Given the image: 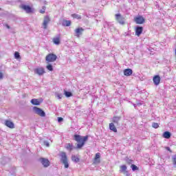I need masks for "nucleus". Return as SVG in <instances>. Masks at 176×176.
Returning <instances> with one entry per match:
<instances>
[{
	"label": "nucleus",
	"mask_w": 176,
	"mask_h": 176,
	"mask_svg": "<svg viewBox=\"0 0 176 176\" xmlns=\"http://www.w3.org/2000/svg\"><path fill=\"white\" fill-rule=\"evenodd\" d=\"M89 139V136H80V135H75L74 140L78 142L77 149H80L84 145L86 141Z\"/></svg>",
	"instance_id": "1"
},
{
	"label": "nucleus",
	"mask_w": 176,
	"mask_h": 176,
	"mask_svg": "<svg viewBox=\"0 0 176 176\" xmlns=\"http://www.w3.org/2000/svg\"><path fill=\"white\" fill-rule=\"evenodd\" d=\"M59 156L60 157V163L64 164L65 168H68V167H69V164H68V157H67V153H65V152H61Z\"/></svg>",
	"instance_id": "2"
},
{
	"label": "nucleus",
	"mask_w": 176,
	"mask_h": 176,
	"mask_svg": "<svg viewBox=\"0 0 176 176\" xmlns=\"http://www.w3.org/2000/svg\"><path fill=\"white\" fill-rule=\"evenodd\" d=\"M19 8L22 9V10H24L25 13H27L28 14H30L34 12V9L31 8V6H27L25 4H21Z\"/></svg>",
	"instance_id": "3"
},
{
	"label": "nucleus",
	"mask_w": 176,
	"mask_h": 176,
	"mask_svg": "<svg viewBox=\"0 0 176 176\" xmlns=\"http://www.w3.org/2000/svg\"><path fill=\"white\" fill-rule=\"evenodd\" d=\"M116 20L121 25H124L126 23V19L124 16H122L120 14H116L115 15Z\"/></svg>",
	"instance_id": "4"
},
{
	"label": "nucleus",
	"mask_w": 176,
	"mask_h": 176,
	"mask_svg": "<svg viewBox=\"0 0 176 176\" xmlns=\"http://www.w3.org/2000/svg\"><path fill=\"white\" fill-rule=\"evenodd\" d=\"M57 60V55L54 54H48L45 57L47 63H54Z\"/></svg>",
	"instance_id": "5"
},
{
	"label": "nucleus",
	"mask_w": 176,
	"mask_h": 176,
	"mask_svg": "<svg viewBox=\"0 0 176 176\" xmlns=\"http://www.w3.org/2000/svg\"><path fill=\"white\" fill-rule=\"evenodd\" d=\"M33 109L35 113H36V115H38L39 116H41V118H45V116H46V113H45V111H43L42 109L34 107H33Z\"/></svg>",
	"instance_id": "6"
},
{
	"label": "nucleus",
	"mask_w": 176,
	"mask_h": 176,
	"mask_svg": "<svg viewBox=\"0 0 176 176\" xmlns=\"http://www.w3.org/2000/svg\"><path fill=\"white\" fill-rule=\"evenodd\" d=\"M50 21H51V19L49 15H47L44 17L43 22V28L44 30H47V25L49 24V23H50Z\"/></svg>",
	"instance_id": "7"
},
{
	"label": "nucleus",
	"mask_w": 176,
	"mask_h": 176,
	"mask_svg": "<svg viewBox=\"0 0 176 176\" xmlns=\"http://www.w3.org/2000/svg\"><path fill=\"white\" fill-rule=\"evenodd\" d=\"M34 73L36 74V75H38V76H42L45 72L43 67H36L34 69Z\"/></svg>",
	"instance_id": "8"
},
{
	"label": "nucleus",
	"mask_w": 176,
	"mask_h": 176,
	"mask_svg": "<svg viewBox=\"0 0 176 176\" xmlns=\"http://www.w3.org/2000/svg\"><path fill=\"white\" fill-rule=\"evenodd\" d=\"M134 20L136 24H144L145 23V19L142 16H136Z\"/></svg>",
	"instance_id": "9"
},
{
	"label": "nucleus",
	"mask_w": 176,
	"mask_h": 176,
	"mask_svg": "<svg viewBox=\"0 0 176 176\" xmlns=\"http://www.w3.org/2000/svg\"><path fill=\"white\" fill-rule=\"evenodd\" d=\"M85 31V29L82 28H78L75 30V36H77V38H79L82 34H83V32Z\"/></svg>",
	"instance_id": "10"
},
{
	"label": "nucleus",
	"mask_w": 176,
	"mask_h": 176,
	"mask_svg": "<svg viewBox=\"0 0 176 176\" xmlns=\"http://www.w3.org/2000/svg\"><path fill=\"white\" fill-rule=\"evenodd\" d=\"M120 173H123L125 175L129 176L130 174L127 171V166L126 165H122L120 167Z\"/></svg>",
	"instance_id": "11"
},
{
	"label": "nucleus",
	"mask_w": 176,
	"mask_h": 176,
	"mask_svg": "<svg viewBox=\"0 0 176 176\" xmlns=\"http://www.w3.org/2000/svg\"><path fill=\"white\" fill-rule=\"evenodd\" d=\"M40 160L44 167H49V166H50V162L49 160L45 158H41Z\"/></svg>",
	"instance_id": "12"
},
{
	"label": "nucleus",
	"mask_w": 176,
	"mask_h": 176,
	"mask_svg": "<svg viewBox=\"0 0 176 176\" xmlns=\"http://www.w3.org/2000/svg\"><path fill=\"white\" fill-rule=\"evenodd\" d=\"M144 31V28L142 26H137L135 28V35L137 36H140L141 34H142V32Z\"/></svg>",
	"instance_id": "13"
},
{
	"label": "nucleus",
	"mask_w": 176,
	"mask_h": 176,
	"mask_svg": "<svg viewBox=\"0 0 176 176\" xmlns=\"http://www.w3.org/2000/svg\"><path fill=\"white\" fill-rule=\"evenodd\" d=\"M4 124L9 129H14V123L10 120H6Z\"/></svg>",
	"instance_id": "14"
},
{
	"label": "nucleus",
	"mask_w": 176,
	"mask_h": 176,
	"mask_svg": "<svg viewBox=\"0 0 176 176\" xmlns=\"http://www.w3.org/2000/svg\"><path fill=\"white\" fill-rule=\"evenodd\" d=\"M153 81L154 85H155V86H158V85L160 84V76L159 75L155 76L153 78Z\"/></svg>",
	"instance_id": "15"
},
{
	"label": "nucleus",
	"mask_w": 176,
	"mask_h": 176,
	"mask_svg": "<svg viewBox=\"0 0 176 176\" xmlns=\"http://www.w3.org/2000/svg\"><path fill=\"white\" fill-rule=\"evenodd\" d=\"M120 119H122V117L120 116H116L112 118V122L116 124V126H119V122H120Z\"/></svg>",
	"instance_id": "16"
},
{
	"label": "nucleus",
	"mask_w": 176,
	"mask_h": 176,
	"mask_svg": "<svg viewBox=\"0 0 176 176\" xmlns=\"http://www.w3.org/2000/svg\"><path fill=\"white\" fill-rule=\"evenodd\" d=\"M124 75L125 76H131V75H133V69H126L124 70Z\"/></svg>",
	"instance_id": "17"
},
{
	"label": "nucleus",
	"mask_w": 176,
	"mask_h": 176,
	"mask_svg": "<svg viewBox=\"0 0 176 176\" xmlns=\"http://www.w3.org/2000/svg\"><path fill=\"white\" fill-rule=\"evenodd\" d=\"M109 129H110V130H111V131H113L114 133H118V129H116V126H115V124L110 123Z\"/></svg>",
	"instance_id": "18"
},
{
	"label": "nucleus",
	"mask_w": 176,
	"mask_h": 176,
	"mask_svg": "<svg viewBox=\"0 0 176 176\" xmlns=\"http://www.w3.org/2000/svg\"><path fill=\"white\" fill-rule=\"evenodd\" d=\"M62 25H63V27H69L71 25V21L63 20Z\"/></svg>",
	"instance_id": "19"
},
{
	"label": "nucleus",
	"mask_w": 176,
	"mask_h": 176,
	"mask_svg": "<svg viewBox=\"0 0 176 176\" xmlns=\"http://www.w3.org/2000/svg\"><path fill=\"white\" fill-rule=\"evenodd\" d=\"M163 137H164V138H166L167 140H168L171 137V133H170L168 131H165L163 133Z\"/></svg>",
	"instance_id": "20"
},
{
	"label": "nucleus",
	"mask_w": 176,
	"mask_h": 176,
	"mask_svg": "<svg viewBox=\"0 0 176 176\" xmlns=\"http://www.w3.org/2000/svg\"><path fill=\"white\" fill-rule=\"evenodd\" d=\"M31 103L32 105H41V102L38 99H32Z\"/></svg>",
	"instance_id": "21"
},
{
	"label": "nucleus",
	"mask_w": 176,
	"mask_h": 176,
	"mask_svg": "<svg viewBox=\"0 0 176 176\" xmlns=\"http://www.w3.org/2000/svg\"><path fill=\"white\" fill-rule=\"evenodd\" d=\"M100 153H97L95 156L94 163H100Z\"/></svg>",
	"instance_id": "22"
},
{
	"label": "nucleus",
	"mask_w": 176,
	"mask_h": 176,
	"mask_svg": "<svg viewBox=\"0 0 176 176\" xmlns=\"http://www.w3.org/2000/svg\"><path fill=\"white\" fill-rule=\"evenodd\" d=\"M72 17H73V19H77V20H80L82 19V16L78 14H72Z\"/></svg>",
	"instance_id": "23"
},
{
	"label": "nucleus",
	"mask_w": 176,
	"mask_h": 176,
	"mask_svg": "<svg viewBox=\"0 0 176 176\" xmlns=\"http://www.w3.org/2000/svg\"><path fill=\"white\" fill-rule=\"evenodd\" d=\"M72 162H74V163H79V158L76 157V155H72Z\"/></svg>",
	"instance_id": "24"
},
{
	"label": "nucleus",
	"mask_w": 176,
	"mask_h": 176,
	"mask_svg": "<svg viewBox=\"0 0 176 176\" xmlns=\"http://www.w3.org/2000/svg\"><path fill=\"white\" fill-rule=\"evenodd\" d=\"M53 42L55 45H60V38H55L53 39Z\"/></svg>",
	"instance_id": "25"
},
{
	"label": "nucleus",
	"mask_w": 176,
	"mask_h": 176,
	"mask_svg": "<svg viewBox=\"0 0 176 176\" xmlns=\"http://www.w3.org/2000/svg\"><path fill=\"white\" fill-rule=\"evenodd\" d=\"M55 96L58 100H61L63 98V94H59V93H56Z\"/></svg>",
	"instance_id": "26"
},
{
	"label": "nucleus",
	"mask_w": 176,
	"mask_h": 176,
	"mask_svg": "<svg viewBox=\"0 0 176 176\" xmlns=\"http://www.w3.org/2000/svg\"><path fill=\"white\" fill-rule=\"evenodd\" d=\"M65 96L66 97H72V93H71L70 91H65Z\"/></svg>",
	"instance_id": "27"
},
{
	"label": "nucleus",
	"mask_w": 176,
	"mask_h": 176,
	"mask_svg": "<svg viewBox=\"0 0 176 176\" xmlns=\"http://www.w3.org/2000/svg\"><path fill=\"white\" fill-rule=\"evenodd\" d=\"M72 146H73L72 144H66L65 148L67 149H69V151H72V149H73Z\"/></svg>",
	"instance_id": "28"
},
{
	"label": "nucleus",
	"mask_w": 176,
	"mask_h": 176,
	"mask_svg": "<svg viewBox=\"0 0 176 176\" xmlns=\"http://www.w3.org/2000/svg\"><path fill=\"white\" fill-rule=\"evenodd\" d=\"M47 69H48V71H53V65H52L51 64H48L46 66Z\"/></svg>",
	"instance_id": "29"
},
{
	"label": "nucleus",
	"mask_w": 176,
	"mask_h": 176,
	"mask_svg": "<svg viewBox=\"0 0 176 176\" xmlns=\"http://www.w3.org/2000/svg\"><path fill=\"white\" fill-rule=\"evenodd\" d=\"M14 58H16V60H19V58H20V53H19L18 52H15Z\"/></svg>",
	"instance_id": "30"
},
{
	"label": "nucleus",
	"mask_w": 176,
	"mask_h": 176,
	"mask_svg": "<svg viewBox=\"0 0 176 176\" xmlns=\"http://www.w3.org/2000/svg\"><path fill=\"white\" fill-rule=\"evenodd\" d=\"M152 127H153V129H159V124L157 122H153Z\"/></svg>",
	"instance_id": "31"
},
{
	"label": "nucleus",
	"mask_w": 176,
	"mask_h": 176,
	"mask_svg": "<svg viewBox=\"0 0 176 176\" xmlns=\"http://www.w3.org/2000/svg\"><path fill=\"white\" fill-rule=\"evenodd\" d=\"M131 168H132L133 171H136V170H138V167L134 164H131Z\"/></svg>",
	"instance_id": "32"
},
{
	"label": "nucleus",
	"mask_w": 176,
	"mask_h": 176,
	"mask_svg": "<svg viewBox=\"0 0 176 176\" xmlns=\"http://www.w3.org/2000/svg\"><path fill=\"white\" fill-rule=\"evenodd\" d=\"M172 159H173V164H175V166H176V155H173Z\"/></svg>",
	"instance_id": "33"
},
{
	"label": "nucleus",
	"mask_w": 176,
	"mask_h": 176,
	"mask_svg": "<svg viewBox=\"0 0 176 176\" xmlns=\"http://www.w3.org/2000/svg\"><path fill=\"white\" fill-rule=\"evenodd\" d=\"M45 10H46V7L45 6H43V10H40V13L43 14V13H45Z\"/></svg>",
	"instance_id": "34"
},
{
	"label": "nucleus",
	"mask_w": 176,
	"mask_h": 176,
	"mask_svg": "<svg viewBox=\"0 0 176 176\" xmlns=\"http://www.w3.org/2000/svg\"><path fill=\"white\" fill-rule=\"evenodd\" d=\"M44 145H45V146H47V147L50 146V144L47 141H44Z\"/></svg>",
	"instance_id": "35"
},
{
	"label": "nucleus",
	"mask_w": 176,
	"mask_h": 176,
	"mask_svg": "<svg viewBox=\"0 0 176 176\" xmlns=\"http://www.w3.org/2000/svg\"><path fill=\"white\" fill-rule=\"evenodd\" d=\"M63 120H64V119L61 117H58V123H60V122H63Z\"/></svg>",
	"instance_id": "36"
},
{
	"label": "nucleus",
	"mask_w": 176,
	"mask_h": 176,
	"mask_svg": "<svg viewBox=\"0 0 176 176\" xmlns=\"http://www.w3.org/2000/svg\"><path fill=\"white\" fill-rule=\"evenodd\" d=\"M166 149L171 153V148H170V147H166Z\"/></svg>",
	"instance_id": "37"
},
{
	"label": "nucleus",
	"mask_w": 176,
	"mask_h": 176,
	"mask_svg": "<svg viewBox=\"0 0 176 176\" xmlns=\"http://www.w3.org/2000/svg\"><path fill=\"white\" fill-rule=\"evenodd\" d=\"M3 78V74L0 72V79H2Z\"/></svg>",
	"instance_id": "38"
},
{
	"label": "nucleus",
	"mask_w": 176,
	"mask_h": 176,
	"mask_svg": "<svg viewBox=\"0 0 176 176\" xmlns=\"http://www.w3.org/2000/svg\"><path fill=\"white\" fill-rule=\"evenodd\" d=\"M6 27L8 30H10V26H9V25H6Z\"/></svg>",
	"instance_id": "39"
},
{
	"label": "nucleus",
	"mask_w": 176,
	"mask_h": 176,
	"mask_svg": "<svg viewBox=\"0 0 176 176\" xmlns=\"http://www.w3.org/2000/svg\"><path fill=\"white\" fill-rule=\"evenodd\" d=\"M2 164H5V163L2 162Z\"/></svg>",
	"instance_id": "40"
},
{
	"label": "nucleus",
	"mask_w": 176,
	"mask_h": 176,
	"mask_svg": "<svg viewBox=\"0 0 176 176\" xmlns=\"http://www.w3.org/2000/svg\"><path fill=\"white\" fill-rule=\"evenodd\" d=\"M4 160H6V158H4Z\"/></svg>",
	"instance_id": "41"
}]
</instances>
